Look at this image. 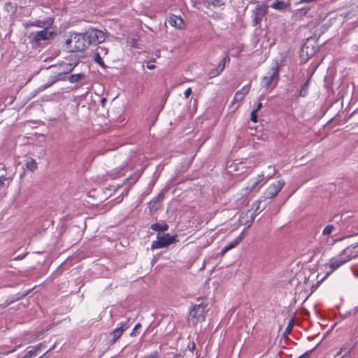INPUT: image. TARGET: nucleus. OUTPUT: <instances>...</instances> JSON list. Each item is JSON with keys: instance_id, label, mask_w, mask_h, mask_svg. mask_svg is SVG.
<instances>
[{"instance_id": "6e6552de", "label": "nucleus", "mask_w": 358, "mask_h": 358, "mask_svg": "<svg viewBox=\"0 0 358 358\" xmlns=\"http://www.w3.org/2000/svg\"><path fill=\"white\" fill-rule=\"evenodd\" d=\"M285 185V181L280 180L271 184L264 191L263 197L265 199H272L278 195Z\"/></svg>"}, {"instance_id": "c85d7f7f", "label": "nucleus", "mask_w": 358, "mask_h": 358, "mask_svg": "<svg viewBox=\"0 0 358 358\" xmlns=\"http://www.w3.org/2000/svg\"><path fill=\"white\" fill-rule=\"evenodd\" d=\"M226 0H210V3L215 7H220L224 5Z\"/></svg>"}, {"instance_id": "5701e85b", "label": "nucleus", "mask_w": 358, "mask_h": 358, "mask_svg": "<svg viewBox=\"0 0 358 358\" xmlns=\"http://www.w3.org/2000/svg\"><path fill=\"white\" fill-rule=\"evenodd\" d=\"M309 84H310V80H308L305 84L302 86L300 92H299V96H302V97H304L307 95V93H308V87H309Z\"/></svg>"}, {"instance_id": "473e14b6", "label": "nucleus", "mask_w": 358, "mask_h": 358, "mask_svg": "<svg viewBox=\"0 0 358 358\" xmlns=\"http://www.w3.org/2000/svg\"><path fill=\"white\" fill-rule=\"evenodd\" d=\"M36 356V350H34L33 349L29 350L25 355L22 357V358H32Z\"/></svg>"}, {"instance_id": "7c9ffc66", "label": "nucleus", "mask_w": 358, "mask_h": 358, "mask_svg": "<svg viewBox=\"0 0 358 358\" xmlns=\"http://www.w3.org/2000/svg\"><path fill=\"white\" fill-rule=\"evenodd\" d=\"M50 87L48 86V85L47 84V83H44L43 85L39 86L36 90H35V93L36 94H38L44 90H45L46 89L49 88Z\"/></svg>"}, {"instance_id": "2eb2a0df", "label": "nucleus", "mask_w": 358, "mask_h": 358, "mask_svg": "<svg viewBox=\"0 0 358 358\" xmlns=\"http://www.w3.org/2000/svg\"><path fill=\"white\" fill-rule=\"evenodd\" d=\"M289 0H275L270 7L278 10H283L289 6Z\"/></svg>"}, {"instance_id": "3c124183", "label": "nucleus", "mask_w": 358, "mask_h": 358, "mask_svg": "<svg viewBox=\"0 0 358 358\" xmlns=\"http://www.w3.org/2000/svg\"><path fill=\"white\" fill-rule=\"evenodd\" d=\"M55 345H53L52 346H51V348L48 351H49V352H50L51 350H52L55 348Z\"/></svg>"}, {"instance_id": "603ef678", "label": "nucleus", "mask_w": 358, "mask_h": 358, "mask_svg": "<svg viewBox=\"0 0 358 358\" xmlns=\"http://www.w3.org/2000/svg\"><path fill=\"white\" fill-rule=\"evenodd\" d=\"M268 168H269V169H273V170L274 171V168H273V167H272V166H268Z\"/></svg>"}, {"instance_id": "a18cd8bd", "label": "nucleus", "mask_w": 358, "mask_h": 358, "mask_svg": "<svg viewBox=\"0 0 358 358\" xmlns=\"http://www.w3.org/2000/svg\"><path fill=\"white\" fill-rule=\"evenodd\" d=\"M43 333L42 332H39L37 334L36 338H35V340H40L43 338Z\"/></svg>"}, {"instance_id": "f03ea898", "label": "nucleus", "mask_w": 358, "mask_h": 358, "mask_svg": "<svg viewBox=\"0 0 358 358\" xmlns=\"http://www.w3.org/2000/svg\"><path fill=\"white\" fill-rule=\"evenodd\" d=\"M280 66L278 62L273 64L272 66L261 80V86L268 92L272 91L279 80Z\"/></svg>"}, {"instance_id": "ddd939ff", "label": "nucleus", "mask_w": 358, "mask_h": 358, "mask_svg": "<svg viewBox=\"0 0 358 358\" xmlns=\"http://www.w3.org/2000/svg\"><path fill=\"white\" fill-rule=\"evenodd\" d=\"M129 328L127 322H121L120 326L115 328L110 334L113 336L112 341L115 342L122 334V333Z\"/></svg>"}, {"instance_id": "5fc2aeb1", "label": "nucleus", "mask_w": 358, "mask_h": 358, "mask_svg": "<svg viewBox=\"0 0 358 358\" xmlns=\"http://www.w3.org/2000/svg\"><path fill=\"white\" fill-rule=\"evenodd\" d=\"M345 355H343V357H341V358H345Z\"/></svg>"}, {"instance_id": "412c9836", "label": "nucleus", "mask_w": 358, "mask_h": 358, "mask_svg": "<svg viewBox=\"0 0 358 358\" xmlns=\"http://www.w3.org/2000/svg\"><path fill=\"white\" fill-rule=\"evenodd\" d=\"M84 78H85L84 73H76V74H73L69 77V81L71 83H77L79 80H82Z\"/></svg>"}, {"instance_id": "79ce46f5", "label": "nucleus", "mask_w": 358, "mask_h": 358, "mask_svg": "<svg viewBox=\"0 0 358 358\" xmlns=\"http://www.w3.org/2000/svg\"><path fill=\"white\" fill-rule=\"evenodd\" d=\"M8 180V178L6 176H0V186H2L4 181Z\"/></svg>"}, {"instance_id": "f3484780", "label": "nucleus", "mask_w": 358, "mask_h": 358, "mask_svg": "<svg viewBox=\"0 0 358 358\" xmlns=\"http://www.w3.org/2000/svg\"><path fill=\"white\" fill-rule=\"evenodd\" d=\"M151 229L155 231H165L169 229V225L166 223H154L150 227Z\"/></svg>"}, {"instance_id": "aec40b11", "label": "nucleus", "mask_w": 358, "mask_h": 358, "mask_svg": "<svg viewBox=\"0 0 358 358\" xmlns=\"http://www.w3.org/2000/svg\"><path fill=\"white\" fill-rule=\"evenodd\" d=\"M26 167L31 171H34L37 169L38 165L35 159L33 158H29L26 162Z\"/></svg>"}, {"instance_id": "4468645a", "label": "nucleus", "mask_w": 358, "mask_h": 358, "mask_svg": "<svg viewBox=\"0 0 358 358\" xmlns=\"http://www.w3.org/2000/svg\"><path fill=\"white\" fill-rule=\"evenodd\" d=\"M76 64H73L71 63L63 62L61 63L59 66H55V68H57V73H61V77H63L64 75L69 73L75 68Z\"/></svg>"}, {"instance_id": "0eeeda50", "label": "nucleus", "mask_w": 358, "mask_h": 358, "mask_svg": "<svg viewBox=\"0 0 358 358\" xmlns=\"http://www.w3.org/2000/svg\"><path fill=\"white\" fill-rule=\"evenodd\" d=\"M54 24V18L47 17L43 19H36L34 20H30L25 22L23 25L24 28L27 29L31 27H38L41 29L51 28Z\"/></svg>"}, {"instance_id": "a19ab883", "label": "nucleus", "mask_w": 358, "mask_h": 358, "mask_svg": "<svg viewBox=\"0 0 358 358\" xmlns=\"http://www.w3.org/2000/svg\"><path fill=\"white\" fill-rule=\"evenodd\" d=\"M243 99H241L238 95L236 94L234 95V97L233 99V101H232V103H235L236 102H238V101H241Z\"/></svg>"}, {"instance_id": "9d476101", "label": "nucleus", "mask_w": 358, "mask_h": 358, "mask_svg": "<svg viewBox=\"0 0 358 358\" xmlns=\"http://www.w3.org/2000/svg\"><path fill=\"white\" fill-rule=\"evenodd\" d=\"M266 12L267 8L264 4L257 5L252 12V24L254 26L259 24Z\"/></svg>"}, {"instance_id": "2f4dec72", "label": "nucleus", "mask_w": 358, "mask_h": 358, "mask_svg": "<svg viewBox=\"0 0 358 358\" xmlns=\"http://www.w3.org/2000/svg\"><path fill=\"white\" fill-rule=\"evenodd\" d=\"M50 87L48 86V85L47 84V83H44L43 85L39 86L36 90H35V93L36 94H38L44 90H45L46 89L49 88Z\"/></svg>"}, {"instance_id": "b1692460", "label": "nucleus", "mask_w": 358, "mask_h": 358, "mask_svg": "<svg viewBox=\"0 0 358 358\" xmlns=\"http://www.w3.org/2000/svg\"><path fill=\"white\" fill-rule=\"evenodd\" d=\"M335 229V227L333 224H328L324 227V229L322 231V235L323 236H329L330 235L334 229Z\"/></svg>"}, {"instance_id": "c03bdc74", "label": "nucleus", "mask_w": 358, "mask_h": 358, "mask_svg": "<svg viewBox=\"0 0 358 358\" xmlns=\"http://www.w3.org/2000/svg\"><path fill=\"white\" fill-rule=\"evenodd\" d=\"M310 8V6H306L304 8H301L300 10L304 13L306 14L308 11V10H309Z\"/></svg>"}, {"instance_id": "dca6fc26", "label": "nucleus", "mask_w": 358, "mask_h": 358, "mask_svg": "<svg viewBox=\"0 0 358 358\" xmlns=\"http://www.w3.org/2000/svg\"><path fill=\"white\" fill-rule=\"evenodd\" d=\"M64 80V77H61V73H57V71L50 75L48 79L47 84L49 87L53 85L55 83Z\"/></svg>"}, {"instance_id": "4be33fe9", "label": "nucleus", "mask_w": 358, "mask_h": 358, "mask_svg": "<svg viewBox=\"0 0 358 358\" xmlns=\"http://www.w3.org/2000/svg\"><path fill=\"white\" fill-rule=\"evenodd\" d=\"M250 86L249 85H246L243 86L241 90L236 92V94L238 95V96L243 99L245 95L249 92Z\"/></svg>"}, {"instance_id": "f704fd0d", "label": "nucleus", "mask_w": 358, "mask_h": 358, "mask_svg": "<svg viewBox=\"0 0 358 358\" xmlns=\"http://www.w3.org/2000/svg\"><path fill=\"white\" fill-rule=\"evenodd\" d=\"M358 248V241L355 243L350 245L348 247L346 248V250H345V252L347 253L349 251H350L352 249H356Z\"/></svg>"}, {"instance_id": "a878e982", "label": "nucleus", "mask_w": 358, "mask_h": 358, "mask_svg": "<svg viewBox=\"0 0 358 358\" xmlns=\"http://www.w3.org/2000/svg\"><path fill=\"white\" fill-rule=\"evenodd\" d=\"M164 199V194L162 192H160L158 194V195L155 197L152 201H150V202L149 203V205H150V208H152L154 204L159 201H162Z\"/></svg>"}, {"instance_id": "bb28decb", "label": "nucleus", "mask_w": 358, "mask_h": 358, "mask_svg": "<svg viewBox=\"0 0 358 358\" xmlns=\"http://www.w3.org/2000/svg\"><path fill=\"white\" fill-rule=\"evenodd\" d=\"M164 199V194L162 192H160L158 194V195L155 197L152 201H150V202L149 203V205H150V208H152L154 204L159 201H162Z\"/></svg>"}, {"instance_id": "cd10ccee", "label": "nucleus", "mask_w": 358, "mask_h": 358, "mask_svg": "<svg viewBox=\"0 0 358 358\" xmlns=\"http://www.w3.org/2000/svg\"><path fill=\"white\" fill-rule=\"evenodd\" d=\"M261 200L255 201L252 205V210H254V214H257L260 210Z\"/></svg>"}, {"instance_id": "6ab92c4d", "label": "nucleus", "mask_w": 358, "mask_h": 358, "mask_svg": "<svg viewBox=\"0 0 358 358\" xmlns=\"http://www.w3.org/2000/svg\"><path fill=\"white\" fill-rule=\"evenodd\" d=\"M227 62H229V57L228 56H226L223 59H222V62L223 64H220V69H216L215 70V72H212L210 73V77H215L216 76H218L222 71L223 69H224V66H225V63Z\"/></svg>"}, {"instance_id": "1a4fd4ad", "label": "nucleus", "mask_w": 358, "mask_h": 358, "mask_svg": "<svg viewBox=\"0 0 358 358\" xmlns=\"http://www.w3.org/2000/svg\"><path fill=\"white\" fill-rule=\"evenodd\" d=\"M86 32V37L89 45L97 44L103 42L106 39L104 32L96 29H89Z\"/></svg>"}, {"instance_id": "39448f33", "label": "nucleus", "mask_w": 358, "mask_h": 358, "mask_svg": "<svg viewBox=\"0 0 358 358\" xmlns=\"http://www.w3.org/2000/svg\"><path fill=\"white\" fill-rule=\"evenodd\" d=\"M177 241V236H171L169 234H164L163 235H157V240L153 241L151 249H159L168 247L171 244Z\"/></svg>"}, {"instance_id": "423d86ee", "label": "nucleus", "mask_w": 358, "mask_h": 358, "mask_svg": "<svg viewBox=\"0 0 358 358\" xmlns=\"http://www.w3.org/2000/svg\"><path fill=\"white\" fill-rule=\"evenodd\" d=\"M55 34V30L52 26L51 28L42 29L41 31L33 32L30 34L32 42L39 44L43 41L51 39Z\"/></svg>"}, {"instance_id": "e433bc0d", "label": "nucleus", "mask_w": 358, "mask_h": 358, "mask_svg": "<svg viewBox=\"0 0 358 358\" xmlns=\"http://www.w3.org/2000/svg\"><path fill=\"white\" fill-rule=\"evenodd\" d=\"M292 328H293V324L291 322H289L285 330L284 334L285 335L289 334Z\"/></svg>"}, {"instance_id": "7ed1b4c3", "label": "nucleus", "mask_w": 358, "mask_h": 358, "mask_svg": "<svg viewBox=\"0 0 358 358\" xmlns=\"http://www.w3.org/2000/svg\"><path fill=\"white\" fill-rule=\"evenodd\" d=\"M345 250L346 248L343 251V253L340 257L331 259L330 260L329 266L330 271L327 273L325 277L329 275L330 273L334 272L335 270L338 268L340 266H341L343 264H345L352 258H355L358 256V251L353 252L355 249H352L347 253L345 252Z\"/></svg>"}, {"instance_id": "c9c22d12", "label": "nucleus", "mask_w": 358, "mask_h": 358, "mask_svg": "<svg viewBox=\"0 0 358 358\" xmlns=\"http://www.w3.org/2000/svg\"><path fill=\"white\" fill-rule=\"evenodd\" d=\"M250 120H251L253 122H257V110H253L251 112V117H250Z\"/></svg>"}, {"instance_id": "09e8293b", "label": "nucleus", "mask_w": 358, "mask_h": 358, "mask_svg": "<svg viewBox=\"0 0 358 358\" xmlns=\"http://www.w3.org/2000/svg\"><path fill=\"white\" fill-rule=\"evenodd\" d=\"M49 352V351H47L46 352H45L43 355H41V357H39L38 358H46V355H48V353Z\"/></svg>"}, {"instance_id": "de8ad7c7", "label": "nucleus", "mask_w": 358, "mask_h": 358, "mask_svg": "<svg viewBox=\"0 0 358 358\" xmlns=\"http://www.w3.org/2000/svg\"><path fill=\"white\" fill-rule=\"evenodd\" d=\"M344 348H341L340 350L336 353V356H339L341 355L342 352L343 351Z\"/></svg>"}, {"instance_id": "f257e3e1", "label": "nucleus", "mask_w": 358, "mask_h": 358, "mask_svg": "<svg viewBox=\"0 0 358 358\" xmlns=\"http://www.w3.org/2000/svg\"><path fill=\"white\" fill-rule=\"evenodd\" d=\"M65 43L69 52H81L90 46L86 32H70Z\"/></svg>"}, {"instance_id": "9b49d317", "label": "nucleus", "mask_w": 358, "mask_h": 358, "mask_svg": "<svg viewBox=\"0 0 358 358\" xmlns=\"http://www.w3.org/2000/svg\"><path fill=\"white\" fill-rule=\"evenodd\" d=\"M167 21L171 27L176 29H183L185 27V23L183 19L178 15L171 14Z\"/></svg>"}, {"instance_id": "ea45409f", "label": "nucleus", "mask_w": 358, "mask_h": 358, "mask_svg": "<svg viewBox=\"0 0 358 358\" xmlns=\"http://www.w3.org/2000/svg\"><path fill=\"white\" fill-rule=\"evenodd\" d=\"M191 93H192V89L190 87H188L187 89L185 90V91L184 92L185 97L188 98L189 96V95L191 94Z\"/></svg>"}, {"instance_id": "4c0bfd02", "label": "nucleus", "mask_w": 358, "mask_h": 358, "mask_svg": "<svg viewBox=\"0 0 358 358\" xmlns=\"http://www.w3.org/2000/svg\"><path fill=\"white\" fill-rule=\"evenodd\" d=\"M45 347V345L43 343H40L38 344L37 346L34 347L33 348L34 350H36V354L37 355V353L38 352H40L42 348H43Z\"/></svg>"}, {"instance_id": "58836bf2", "label": "nucleus", "mask_w": 358, "mask_h": 358, "mask_svg": "<svg viewBox=\"0 0 358 358\" xmlns=\"http://www.w3.org/2000/svg\"><path fill=\"white\" fill-rule=\"evenodd\" d=\"M352 227L355 229V232L358 233V219L353 220Z\"/></svg>"}, {"instance_id": "864d4df0", "label": "nucleus", "mask_w": 358, "mask_h": 358, "mask_svg": "<svg viewBox=\"0 0 358 358\" xmlns=\"http://www.w3.org/2000/svg\"><path fill=\"white\" fill-rule=\"evenodd\" d=\"M350 352H351V350L348 352L347 355H350Z\"/></svg>"}, {"instance_id": "20e7f679", "label": "nucleus", "mask_w": 358, "mask_h": 358, "mask_svg": "<svg viewBox=\"0 0 358 358\" xmlns=\"http://www.w3.org/2000/svg\"><path fill=\"white\" fill-rule=\"evenodd\" d=\"M206 308V305L203 303L194 305L190 310L189 322L196 325L199 322L204 320Z\"/></svg>"}, {"instance_id": "393cba45", "label": "nucleus", "mask_w": 358, "mask_h": 358, "mask_svg": "<svg viewBox=\"0 0 358 358\" xmlns=\"http://www.w3.org/2000/svg\"><path fill=\"white\" fill-rule=\"evenodd\" d=\"M164 199V194L162 192H160L158 194V195L155 197L152 201H150V202L149 203V205H150V208H152L154 204L159 201H162Z\"/></svg>"}, {"instance_id": "f8f14e48", "label": "nucleus", "mask_w": 358, "mask_h": 358, "mask_svg": "<svg viewBox=\"0 0 358 358\" xmlns=\"http://www.w3.org/2000/svg\"><path fill=\"white\" fill-rule=\"evenodd\" d=\"M264 179V175L263 173L259 174L256 177L251 178L248 181V185L245 187L247 193H249L254 190Z\"/></svg>"}, {"instance_id": "a211bd4d", "label": "nucleus", "mask_w": 358, "mask_h": 358, "mask_svg": "<svg viewBox=\"0 0 358 358\" xmlns=\"http://www.w3.org/2000/svg\"><path fill=\"white\" fill-rule=\"evenodd\" d=\"M242 240V238L241 236L237 237L235 240L227 244L222 250V252L225 253L227 251L230 250L231 249L235 248Z\"/></svg>"}, {"instance_id": "37998d69", "label": "nucleus", "mask_w": 358, "mask_h": 358, "mask_svg": "<svg viewBox=\"0 0 358 358\" xmlns=\"http://www.w3.org/2000/svg\"><path fill=\"white\" fill-rule=\"evenodd\" d=\"M147 68H148V69H150V70H152V69H155V64H152V63H151V62H148V63L147 64Z\"/></svg>"}, {"instance_id": "c756f323", "label": "nucleus", "mask_w": 358, "mask_h": 358, "mask_svg": "<svg viewBox=\"0 0 358 358\" xmlns=\"http://www.w3.org/2000/svg\"><path fill=\"white\" fill-rule=\"evenodd\" d=\"M94 60L99 64L101 66H104V64L103 62V59L100 55V52H97L94 56Z\"/></svg>"}, {"instance_id": "49530a36", "label": "nucleus", "mask_w": 358, "mask_h": 358, "mask_svg": "<svg viewBox=\"0 0 358 358\" xmlns=\"http://www.w3.org/2000/svg\"><path fill=\"white\" fill-rule=\"evenodd\" d=\"M262 107V103L261 102H259V103L257 104V107H256V108H255V110H257V112H258V110H260V108H261Z\"/></svg>"}, {"instance_id": "72a5a7b5", "label": "nucleus", "mask_w": 358, "mask_h": 358, "mask_svg": "<svg viewBox=\"0 0 358 358\" xmlns=\"http://www.w3.org/2000/svg\"><path fill=\"white\" fill-rule=\"evenodd\" d=\"M141 327V324L140 323H138L135 325L133 331L131 332L130 335L131 336H136L138 334L137 330Z\"/></svg>"}, {"instance_id": "8fccbe9b", "label": "nucleus", "mask_w": 358, "mask_h": 358, "mask_svg": "<svg viewBox=\"0 0 358 358\" xmlns=\"http://www.w3.org/2000/svg\"><path fill=\"white\" fill-rule=\"evenodd\" d=\"M106 101V99L105 98L101 99V102L102 106H104V103Z\"/></svg>"}]
</instances>
